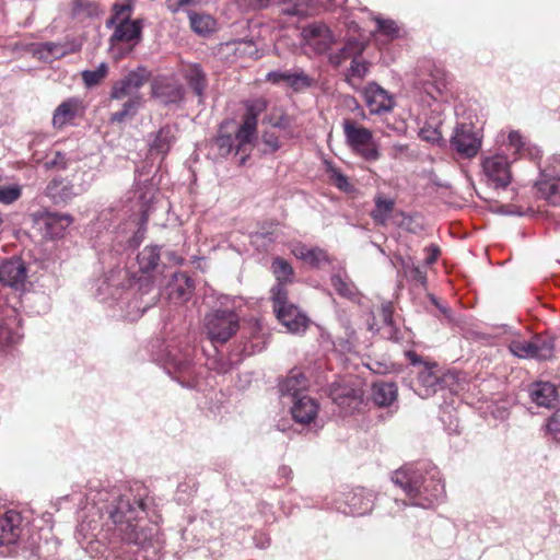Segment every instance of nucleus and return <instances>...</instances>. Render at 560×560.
Here are the masks:
<instances>
[{"mask_svg":"<svg viewBox=\"0 0 560 560\" xmlns=\"http://www.w3.org/2000/svg\"><path fill=\"white\" fill-rule=\"evenodd\" d=\"M132 490L121 493L119 488L91 490L88 499L92 502L100 518H105L104 525L108 532L121 541L145 547L150 544L152 533L138 527V517L144 512V501L140 495L131 502Z\"/></svg>","mask_w":560,"mask_h":560,"instance_id":"obj_1","label":"nucleus"},{"mask_svg":"<svg viewBox=\"0 0 560 560\" xmlns=\"http://www.w3.org/2000/svg\"><path fill=\"white\" fill-rule=\"evenodd\" d=\"M392 481L401 488L413 506L429 509L445 494L440 471L429 463L405 465L393 472Z\"/></svg>","mask_w":560,"mask_h":560,"instance_id":"obj_2","label":"nucleus"},{"mask_svg":"<svg viewBox=\"0 0 560 560\" xmlns=\"http://www.w3.org/2000/svg\"><path fill=\"white\" fill-rule=\"evenodd\" d=\"M273 311L278 320L289 332H304L308 326L307 316L294 304L288 302V291L283 285H273L270 290Z\"/></svg>","mask_w":560,"mask_h":560,"instance_id":"obj_3","label":"nucleus"},{"mask_svg":"<svg viewBox=\"0 0 560 560\" xmlns=\"http://www.w3.org/2000/svg\"><path fill=\"white\" fill-rule=\"evenodd\" d=\"M342 129L346 143L352 152L366 162H375L380 159L378 145L374 141L371 130L350 119L343 120Z\"/></svg>","mask_w":560,"mask_h":560,"instance_id":"obj_4","label":"nucleus"},{"mask_svg":"<svg viewBox=\"0 0 560 560\" xmlns=\"http://www.w3.org/2000/svg\"><path fill=\"white\" fill-rule=\"evenodd\" d=\"M166 369L170 374H175L174 378L186 387H195L196 382V368L192 364V348L186 346L179 349L175 345H167L165 349Z\"/></svg>","mask_w":560,"mask_h":560,"instance_id":"obj_5","label":"nucleus"},{"mask_svg":"<svg viewBox=\"0 0 560 560\" xmlns=\"http://www.w3.org/2000/svg\"><path fill=\"white\" fill-rule=\"evenodd\" d=\"M130 3H115L113 7L114 15L110 23H117V26L110 36V44L114 47L116 44L125 43L133 47L141 38L142 23L140 20H130L131 12Z\"/></svg>","mask_w":560,"mask_h":560,"instance_id":"obj_6","label":"nucleus"},{"mask_svg":"<svg viewBox=\"0 0 560 560\" xmlns=\"http://www.w3.org/2000/svg\"><path fill=\"white\" fill-rule=\"evenodd\" d=\"M509 349L520 359L549 360L555 353V338L536 335L530 339H514L510 342Z\"/></svg>","mask_w":560,"mask_h":560,"instance_id":"obj_7","label":"nucleus"},{"mask_svg":"<svg viewBox=\"0 0 560 560\" xmlns=\"http://www.w3.org/2000/svg\"><path fill=\"white\" fill-rule=\"evenodd\" d=\"M205 327L212 342L224 343L237 331L238 316L233 311L217 310L206 316Z\"/></svg>","mask_w":560,"mask_h":560,"instance_id":"obj_8","label":"nucleus"},{"mask_svg":"<svg viewBox=\"0 0 560 560\" xmlns=\"http://www.w3.org/2000/svg\"><path fill=\"white\" fill-rule=\"evenodd\" d=\"M83 176L85 177L84 182H78L77 176H72L70 180L54 178L46 186L45 194L55 202H67L91 187L94 174L84 172Z\"/></svg>","mask_w":560,"mask_h":560,"instance_id":"obj_9","label":"nucleus"},{"mask_svg":"<svg viewBox=\"0 0 560 560\" xmlns=\"http://www.w3.org/2000/svg\"><path fill=\"white\" fill-rule=\"evenodd\" d=\"M24 529L22 514L15 510L0 516V556H11Z\"/></svg>","mask_w":560,"mask_h":560,"instance_id":"obj_10","label":"nucleus"},{"mask_svg":"<svg viewBox=\"0 0 560 560\" xmlns=\"http://www.w3.org/2000/svg\"><path fill=\"white\" fill-rule=\"evenodd\" d=\"M150 71L138 67L129 71L121 79L115 81L110 89V101H121L133 96H142L140 89L149 81Z\"/></svg>","mask_w":560,"mask_h":560,"instance_id":"obj_11","label":"nucleus"},{"mask_svg":"<svg viewBox=\"0 0 560 560\" xmlns=\"http://www.w3.org/2000/svg\"><path fill=\"white\" fill-rule=\"evenodd\" d=\"M158 191V184L154 182L153 176L150 175V172L137 171L132 198L137 200L142 224L147 223L149 219V213L156 200Z\"/></svg>","mask_w":560,"mask_h":560,"instance_id":"obj_12","label":"nucleus"},{"mask_svg":"<svg viewBox=\"0 0 560 560\" xmlns=\"http://www.w3.org/2000/svg\"><path fill=\"white\" fill-rule=\"evenodd\" d=\"M21 318L13 307L0 311V353L13 348L22 339Z\"/></svg>","mask_w":560,"mask_h":560,"instance_id":"obj_13","label":"nucleus"},{"mask_svg":"<svg viewBox=\"0 0 560 560\" xmlns=\"http://www.w3.org/2000/svg\"><path fill=\"white\" fill-rule=\"evenodd\" d=\"M482 171L488 182L495 188H504L511 183L510 162L504 154L497 153L485 158Z\"/></svg>","mask_w":560,"mask_h":560,"instance_id":"obj_14","label":"nucleus"},{"mask_svg":"<svg viewBox=\"0 0 560 560\" xmlns=\"http://www.w3.org/2000/svg\"><path fill=\"white\" fill-rule=\"evenodd\" d=\"M257 130V116L252 110L244 115L243 122L241 124L236 135V154H242L237 161L240 166L245 165L248 156L252 142L255 139Z\"/></svg>","mask_w":560,"mask_h":560,"instance_id":"obj_15","label":"nucleus"},{"mask_svg":"<svg viewBox=\"0 0 560 560\" xmlns=\"http://www.w3.org/2000/svg\"><path fill=\"white\" fill-rule=\"evenodd\" d=\"M362 94L371 114L388 113L395 107L393 95L376 82H369Z\"/></svg>","mask_w":560,"mask_h":560,"instance_id":"obj_16","label":"nucleus"},{"mask_svg":"<svg viewBox=\"0 0 560 560\" xmlns=\"http://www.w3.org/2000/svg\"><path fill=\"white\" fill-rule=\"evenodd\" d=\"M451 147L465 158L475 156L480 147L481 139L469 125H462L455 129L451 139Z\"/></svg>","mask_w":560,"mask_h":560,"instance_id":"obj_17","label":"nucleus"},{"mask_svg":"<svg viewBox=\"0 0 560 560\" xmlns=\"http://www.w3.org/2000/svg\"><path fill=\"white\" fill-rule=\"evenodd\" d=\"M268 82L279 84L285 82L293 91L299 92L315 84V79L304 72L301 68L285 71H271L266 77Z\"/></svg>","mask_w":560,"mask_h":560,"instance_id":"obj_18","label":"nucleus"},{"mask_svg":"<svg viewBox=\"0 0 560 560\" xmlns=\"http://www.w3.org/2000/svg\"><path fill=\"white\" fill-rule=\"evenodd\" d=\"M27 281V269L24 261L13 258L0 265V282L15 290H23Z\"/></svg>","mask_w":560,"mask_h":560,"instance_id":"obj_19","label":"nucleus"},{"mask_svg":"<svg viewBox=\"0 0 560 560\" xmlns=\"http://www.w3.org/2000/svg\"><path fill=\"white\" fill-rule=\"evenodd\" d=\"M303 36L308 46L317 54L326 52L336 42V37L331 31L325 24L320 23H314L305 27L303 30Z\"/></svg>","mask_w":560,"mask_h":560,"instance_id":"obj_20","label":"nucleus"},{"mask_svg":"<svg viewBox=\"0 0 560 560\" xmlns=\"http://www.w3.org/2000/svg\"><path fill=\"white\" fill-rule=\"evenodd\" d=\"M362 389L347 384H334L330 389L332 401L345 411L355 409L362 402Z\"/></svg>","mask_w":560,"mask_h":560,"instance_id":"obj_21","label":"nucleus"},{"mask_svg":"<svg viewBox=\"0 0 560 560\" xmlns=\"http://www.w3.org/2000/svg\"><path fill=\"white\" fill-rule=\"evenodd\" d=\"M185 90L182 84L170 81L160 80L152 84V96L160 100L163 104H177L183 101Z\"/></svg>","mask_w":560,"mask_h":560,"instance_id":"obj_22","label":"nucleus"},{"mask_svg":"<svg viewBox=\"0 0 560 560\" xmlns=\"http://www.w3.org/2000/svg\"><path fill=\"white\" fill-rule=\"evenodd\" d=\"M530 400L538 407L551 408L558 400L556 386L550 382L538 381L528 386Z\"/></svg>","mask_w":560,"mask_h":560,"instance_id":"obj_23","label":"nucleus"},{"mask_svg":"<svg viewBox=\"0 0 560 560\" xmlns=\"http://www.w3.org/2000/svg\"><path fill=\"white\" fill-rule=\"evenodd\" d=\"M318 408L316 399L305 394L292 400L291 413L296 422L310 424L315 420Z\"/></svg>","mask_w":560,"mask_h":560,"instance_id":"obj_24","label":"nucleus"},{"mask_svg":"<svg viewBox=\"0 0 560 560\" xmlns=\"http://www.w3.org/2000/svg\"><path fill=\"white\" fill-rule=\"evenodd\" d=\"M347 508L342 510L346 514L364 515L373 509V495L364 489H355L346 497Z\"/></svg>","mask_w":560,"mask_h":560,"instance_id":"obj_25","label":"nucleus"},{"mask_svg":"<svg viewBox=\"0 0 560 560\" xmlns=\"http://www.w3.org/2000/svg\"><path fill=\"white\" fill-rule=\"evenodd\" d=\"M82 109V103L77 97H70L57 106L52 115V127L61 129L72 122Z\"/></svg>","mask_w":560,"mask_h":560,"instance_id":"obj_26","label":"nucleus"},{"mask_svg":"<svg viewBox=\"0 0 560 560\" xmlns=\"http://www.w3.org/2000/svg\"><path fill=\"white\" fill-rule=\"evenodd\" d=\"M535 186L540 198L552 206L560 205V177L542 172Z\"/></svg>","mask_w":560,"mask_h":560,"instance_id":"obj_27","label":"nucleus"},{"mask_svg":"<svg viewBox=\"0 0 560 560\" xmlns=\"http://www.w3.org/2000/svg\"><path fill=\"white\" fill-rule=\"evenodd\" d=\"M443 380L436 371L424 368L418 375L416 393L421 398L434 395L443 387Z\"/></svg>","mask_w":560,"mask_h":560,"instance_id":"obj_28","label":"nucleus"},{"mask_svg":"<svg viewBox=\"0 0 560 560\" xmlns=\"http://www.w3.org/2000/svg\"><path fill=\"white\" fill-rule=\"evenodd\" d=\"M184 78L188 85L192 89L199 102L205 97V90L208 85L206 72L197 63H190L184 69Z\"/></svg>","mask_w":560,"mask_h":560,"instance_id":"obj_29","label":"nucleus"},{"mask_svg":"<svg viewBox=\"0 0 560 560\" xmlns=\"http://www.w3.org/2000/svg\"><path fill=\"white\" fill-rule=\"evenodd\" d=\"M364 50V45L355 39H348L345 45L336 52H331L328 60L335 68L340 67L346 60L360 57Z\"/></svg>","mask_w":560,"mask_h":560,"instance_id":"obj_30","label":"nucleus"},{"mask_svg":"<svg viewBox=\"0 0 560 560\" xmlns=\"http://www.w3.org/2000/svg\"><path fill=\"white\" fill-rule=\"evenodd\" d=\"M195 289V283L185 272H177L173 276L170 295L179 302L188 301Z\"/></svg>","mask_w":560,"mask_h":560,"instance_id":"obj_31","label":"nucleus"},{"mask_svg":"<svg viewBox=\"0 0 560 560\" xmlns=\"http://www.w3.org/2000/svg\"><path fill=\"white\" fill-rule=\"evenodd\" d=\"M73 218L67 213H48L45 218L46 234L51 238L62 237L72 224Z\"/></svg>","mask_w":560,"mask_h":560,"instance_id":"obj_32","label":"nucleus"},{"mask_svg":"<svg viewBox=\"0 0 560 560\" xmlns=\"http://www.w3.org/2000/svg\"><path fill=\"white\" fill-rule=\"evenodd\" d=\"M292 254L301 260H304L312 267H319L323 262L328 260L327 253L319 247H308L305 244L299 243L293 246Z\"/></svg>","mask_w":560,"mask_h":560,"instance_id":"obj_33","label":"nucleus"},{"mask_svg":"<svg viewBox=\"0 0 560 560\" xmlns=\"http://www.w3.org/2000/svg\"><path fill=\"white\" fill-rule=\"evenodd\" d=\"M176 140V129L172 126L162 127L150 141L151 152L166 154Z\"/></svg>","mask_w":560,"mask_h":560,"instance_id":"obj_34","label":"nucleus"},{"mask_svg":"<svg viewBox=\"0 0 560 560\" xmlns=\"http://www.w3.org/2000/svg\"><path fill=\"white\" fill-rule=\"evenodd\" d=\"M307 386V381L303 373L292 371L290 375L280 384V392L283 396H290L292 400L301 397Z\"/></svg>","mask_w":560,"mask_h":560,"instance_id":"obj_35","label":"nucleus"},{"mask_svg":"<svg viewBox=\"0 0 560 560\" xmlns=\"http://www.w3.org/2000/svg\"><path fill=\"white\" fill-rule=\"evenodd\" d=\"M143 104V96H133L127 98L121 108L110 114L109 120L113 124H121L132 119Z\"/></svg>","mask_w":560,"mask_h":560,"instance_id":"obj_36","label":"nucleus"},{"mask_svg":"<svg viewBox=\"0 0 560 560\" xmlns=\"http://www.w3.org/2000/svg\"><path fill=\"white\" fill-rule=\"evenodd\" d=\"M188 18L191 30L201 36H208L217 28V21L209 14L189 11Z\"/></svg>","mask_w":560,"mask_h":560,"instance_id":"obj_37","label":"nucleus"},{"mask_svg":"<svg viewBox=\"0 0 560 560\" xmlns=\"http://www.w3.org/2000/svg\"><path fill=\"white\" fill-rule=\"evenodd\" d=\"M373 400L381 407L392 405L397 398V386L394 383L380 382L373 385Z\"/></svg>","mask_w":560,"mask_h":560,"instance_id":"obj_38","label":"nucleus"},{"mask_svg":"<svg viewBox=\"0 0 560 560\" xmlns=\"http://www.w3.org/2000/svg\"><path fill=\"white\" fill-rule=\"evenodd\" d=\"M447 79L443 71L436 70L431 79L422 84L423 92L430 100H438L447 90Z\"/></svg>","mask_w":560,"mask_h":560,"instance_id":"obj_39","label":"nucleus"},{"mask_svg":"<svg viewBox=\"0 0 560 560\" xmlns=\"http://www.w3.org/2000/svg\"><path fill=\"white\" fill-rule=\"evenodd\" d=\"M369 73V62L360 57H354L351 60L350 67L345 73L346 82L353 89H357L359 83Z\"/></svg>","mask_w":560,"mask_h":560,"instance_id":"obj_40","label":"nucleus"},{"mask_svg":"<svg viewBox=\"0 0 560 560\" xmlns=\"http://www.w3.org/2000/svg\"><path fill=\"white\" fill-rule=\"evenodd\" d=\"M375 207L371 211V218L378 225H386L387 221L394 211L395 202L393 199L384 198L382 196L375 197Z\"/></svg>","mask_w":560,"mask_h":560,"instance_id":"obj_41","label":"nucleus"},{"mask_svg":"<svg viewBox=\"0 0 560 560\" xmlns=\"http://www.w3.org/2000/svg\"><path fill=\"white\" fill-rule=\"evenodd\" d=\"M73 50L70 49L67 45L61 43H42L37 46L36 52L39 55V58L45 61H50L54 59H59Z\"/></svg>","mask_w":560,"mask_h":560,"instance_id":"obj_42","label":"nucleus"},{"mask_svg":"<svg viewBox=\"0 0 560 560\" xmlns=\"http://www.w3.org/2000/svg\"><path fill=\"white\" fill-rule=\"evenodd\" d=\"M139 269L147 273L154 270L160 261V248L158 246H147L137 256Z\"/></svg>","mask_w":560,"mask_h":560,"instance_id":"obj_43","label":"nucleus"},{"mask_svg":"<svg viewBox=\"0 0 560 560\" xmlns=\"http://www.w3.org/2000/svg\"><path fill=\"white\" fill-rule=\"evenodd\" d=\"M272 272L277 279V283L275 285H283L285 288V283L291 282L294 271L292 266L281 257H276L271 264Z\"/></svg>","mask_w":560,"mask_h":560,"instance_id":"obj_44","label":"nucleus"},{"mask_svg":"<svg viewBox=\"0 0 560 560\" xmlns=\"http://www.w3.org/2000/svg\"><path fill=\"white\" fill-rule=\"evenodd\" d=\"M283 3L282 13L291 16H306L310 14L311 0H278Z\"/></svg>","mask_w":560,"mask_h":560,"instance_id":"obj_45","label":"nucleus"},{"mask_svg":"<svg viewBox=\"0 0 560 560\" xmlns=\"http://www.w3.org/2000/svg\"><path fill=\"white\" fill-rule=\"evenodd\" d=\"M330 281L332 288L340 296L347 298L349 300H354L357 298V287L347 278H343L340 275H334Z\"/></svg>","mask_w":560,"mask_h":560,"instance_id":"obj_46","label":"nucleus"},{"mask_svg":"<svg viewBox=\"0 0 560 560\" xmlns=\"http://www.w3.org/2000/svg\"><path fill=\"white\" fill-rule=\"evenodd\" d=\"M376 23V32L386 36L389 39L398 38L400 35V27L392 19H385L381 15L374 16Z\"/></svg>","mask_w":560,"mask_h":560,"instance_id":"obj_47","label":"nucleus"},{"mask_svg":"<svg viewBox=\"0 0 560 560\" xmlns=\"http://www.w3.org/2000/svg\"><path fill=\"white\" fill-rule=\"evenodd\" d=\"M108 73V66L105 62H101L94 70L82 71V80L86 88H93L100 84Z\"/></svg>","mask_w":560,"mask_h":560,"instance_id":"obj_48","label":"nucleus"},{"mask_svg":"<svg viewBox=\"0 0 560 560\" xmlns=\"http://www.w3.org/2000/svg\"><path fill=\"white\" fill-rule=\"evenodd\" d=\"M441 124V120H436L434 122H425L420 129H419V137L432 144H439L442 141V132L439 128V125Z\"/></svg>","mask_w":560,"mask_h":560,"instance_id":"obj_49","label":"nucleus"},{"mask_svg":"<svg viewBox=\"0 0 560 560\" xmlns=\"http://www.w3.org/2000/svg\"><path fill=\"white\" fill-rule=\"evenodd\" d=\"M402 269L405 272V276L407 279L415 284L425 287L427 284V273L425 271L420 268L419 266H416L411 261H404Z\"/></svg>","mask_w":560,"mask_h":560,"instance_id":"obj_50","label":"nucleus"},{"mask_svg":"<svg viewBox=\"0 0 560 560\" xmlns=\"http://www.w3.org/2000/svg\"><path fill=\"white\" fill-rule=\"evenodd\" d=\"M345 335L337 338L335 342L342 351L350 352L354 349L357 342V332L348 323H343Z\"/></svg>","mask_w":560,"mask_h":560,"instance_id":"obj_51","label":"nucleus"},{"mask_svg":"<svg viewBox=\"0 0 560 560\" xmlns=\"http://www.w3.org/2000/svg\"><path fill=\"white\" fill-rule=\"evenodd\" d=\"M214 143L222 156H226L232 152L236 153V140L235 137H232L231 135H219L215 138ZM242 154H240V156ZM235 156H238V154H235Z\"/></svg>","mask_w":560,"mask_h":560,"instance_id":"obj_52","label":"nucleus"},{"mask_svg":"<svg viewBox=\"0 0 560 560\" xmlns=\"http://www.w3.org/2000/svg\"><path fill=\"white\" fill-rule=\"evenodd\" d=\"M96 7L90 0H73L71 3V13L74 18H83L93 15Z\"/></svg>","mask_w":560,"mask_h":560,"instance_id":"obj_53","label":"nucleus"},{"mask_svg":"<svg viewBox=\"0 0 560 560\" xmlns=\"http://www.w3.org/2000/svg\"><path fill=\"white\" fill-rule=\"evenodd\" d=\"M22 196V187L18 184L0 186V203L11 205Z\"/></svg>","mask_w":560,"mask_h":560,"instance_id":"obj_54","label":"nucleus"},{"mask_svg":"<svg viewBox=\"0 0 560 560\" xmlns=\"http://www.w3.org/2000/svg\"><path fill=\"white\" fill-rule=\"evenodd\" d=\"M44 167L46 170H66L68 167V159L65 153L55 151L51 158H47Z\"/></svg>","mask_w":560,"mask_h":560,"instance_id":"obj_55","label":"nucleus"},{"mask_svg":"<svg viewBox=\"0 0 560 560\" xmlns=\"http://www.w3.org/2000/svg\"><path fill=\"white\" fill-rule=\"evenodd\" d=\"M262 153L270 154L280 149L278 137L273 132H265L262 136Z\"/></svg>","mask_w":560,"mask_h":560,"instance_id":"obj_56","label":"nucleus"},{"mask_svg":"<svg viewBox=\"0 0 560 560\" xmlns=\"http://www.w3.org/2000/svg\"><path fill=\"white\" fill-rule=\"evenodd\" d=\"M547 430L552 439L560 444V408L548 420Z\"/></svg>","mask_w":560,"mask_h":560,"instance_id":"obj_57","label":"nucleus"},{"mask_svg":"<svg viewBox=\"0 0 560 560\" xmlns=\"http://www.w3.org/2000/svg\"><path fill=\"white\" fill-rule=\"evenodd\" d=\"M232 45L234 46V51L241 55L254 56L257 52L253 40L238 39L233 42Z\"/></svg>","mask_w":560,"mask_h":560,"instance_id":"obj_58","label":"nucleus"},{"mask_svg":"<svg viewBox=\"0 0 560 560\" xmlns=\"http://www.w3.org/2000/svg\"><path fill=\"white\" fill-rule=\"evenodd\" d=\"M508 141L509 145L512 147L516 153H522L525 150L526 143L518 131H511L508 136Z\"/></svg>","mask_w":560,"mask_h":560,"instance_id":"obj_59","label":"nucleus"},{"mask_svg":"<svg viewBox=\"0 0 560 560\" xmlns=\"http://www.w3.org/2000/svg\"><path fill=\"white\" fill-rule=\"evenodd\" d=\"M331 180L334 183V185L343 190V191H348L350 189V184L348 182V178L346 175H343L342 173H340L339 171L337 170H332L331 171Z\"/></svg>","mask_w":560,"mask_h":560,"instance_id":"obj_60","label":"nucleus"},{"mask_svg":"<svg viewBox=\"0 0 560 560\" xmlns=\"http://www.w3.org/2000/svg\"><path fill=\"white\" fill-rule=\"evenodd\" d=\"M98 526L100 524L95 520H83L79 525V532L84 536H88L89 534H91L92 536H96L94 532L98 529Z\"/></svg>","mask_w":560,"mask_h":560,"instance_id":"obj_61","label":"nucleus"},{"mask_svg":"<svg viewBox=\"0 0 560 560\" xmlns=\"http://www.w3.org/2000/svg\"><path fill=\"white\" fill-rule=\"evenodd\" d=\"M197 3H199V0H166V5L172 12H177Z\"/></svg>","mask_w":560,"mask_h":560,"instance_id":"obj_62","label":"nucleus"},{"mask_svg":"<svg viewBox=\"0 0 560 560\" xmlns=\"http://www.w3.org/2000/svg\"><path fill=\"white\" fill-rule=\"evenodd\" d=\"M427 250L430 252V254L427 256L425 262L428 265H431L438 259L440 249L436 246L431 245L430 247L427 248Z\"/></svg>","mask_w":560,"mask_h":560,"instance_id":"obj_63","label":"nucleus"},{"mask_svg":"<svg viewBox=\"0 0 560 560\" xmlns=\"http://www.w3.org/2000/svg\"><path fill=\"white\" fill-rule=\"evenodd\" d=\"M431 301L445 315V317L448 320H453L452 315H451V311L446 306L441 305L439 303V301L434 296H431Z\"/></svg>","mask_w":560,"mask_h":560,"instance_id":"obj_64","label":"nucleus"}]
</instances>
